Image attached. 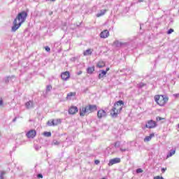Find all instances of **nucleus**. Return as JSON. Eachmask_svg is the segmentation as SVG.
<instances>
[{
  "instance_id": "5701e85b",
  "label": "nucleus",
  "mask_w": 179,
  "mask_h": 179,
  "mask_svg": "<svg viewBox=\"0 0 179 179\" xmlns=\"http://www.w3.org/2000/svg\"><path fill=\"white\" fill-rule=\"evenodd\" d=\"M43 135H44V136H47L48 138H50V136H51V132L45 131L43 134Z\"/></svg>"
},
{
  "instance_id": "4be33fe9",
  "label": "nucleus",
  "mask_w": 179,
  "mask_h": 179,
  "mask_svg": "<svg viewBox=\"0 0 179 179\" xmlns=\"http://www.w3.org/2000/svg\"><path fill=\"white\" fill-rule=\"evenodd\" d=\"M173 155H176V150H171L169 154L167 155L166 159H169V157H171V156H173Z\"/></svg>"
},
{
  "instance_id": "20e7f679",
  "label": "nucleus",
  "mask_w": 179,
  "mask_h": 179,
  "mask_svg": "<svg viewBox=\"0 0 179 179\" xmlns=\"http://www.w3.org/2000/svg\"><path fill=\"white\" fill-rule=\"evenodd\" d=\"M90 112L89 110V106L87 105L80 108V116L85 117V115H89Z\"/></svg>"
},
{
  "instance_id": "f8f14e48",
  "label": "nucleus",
  "mask_w": 179,
  "mask_h": 179,
  "mask_svg": "<svg viewBox=\"0 0 179 179\" xmlns=\"http://www.w3.org/2000/svg\"><path fill=\"white\" fill-rule=\"evenodd\" d=\"M109 36H110V32L107 29L103 30L100 34L101 38H107V37H108Z\"/></svg>"
},
{
  "instance_id": "0eeeda50",
  "label": "nucleus",
  "mask_w": 179,
  "mask_h": 179,
  "mask_svg": "<svg viewBox=\"0 0 179 179\" xmlns=\"http://www.w3.org/2000/svg\"><path fill=\"white\" fill-rule=\"evenodd\" d=\"M157 127V124L154 120H148L147 124L145 126V128H149V129H153V128H156Z\"/></svg>"
},
{
  "instance_id": "6e6552de",
  "label": "nucleus",
  "mask_w": 179,
  "mask_h": 179,
  "mask_svg": "<svg viewBox=\"0 0 179 179\" xmlns=\"http://www.w3.org/2000/svg\"><path fill=\"white\" fill-rule=\"evenodd\" d=\"M70 78H71V73H69V71H64L61 73V78L64 82H66V80H69Z\"/></svg>"
},
{
  "instance_id": "bb28decb",
  "label": "nucleus",
  "mask_w": 179,
  "mask_h": 179,
  "mask_svg": "<svg viewBox=\"0 0 179 179\" xmlns=\"http://www.w3.org/2000/svg\"><path fill=\"white\" fill-rule=\"evenodd\" d=\"M163 120H165V118L164 117H159V116L156 117V120L157 121H162Z\"/></svg>"
},
{
  "instance_id": "c9c22d12",
  "label": "nucleus",
  "mask_w": 179,
  "mask_h": 179,
  "mask_svg": "<svg viewBox=\"0 0 179 179\" xmlns=\"http://www.w3.org/2000/svg\"><path fill=\"white\" fill-rule=\"evenodd\" d=\"M108 71H110V68L108 67V68H106L105 72H106V73H107V72H108Z\"/></svg>"
},
{
  "instance_id": "6ab92c4d",
  "label": "nucleus",
  "mask_w": 179,
  "mask_h": 179,
  "mask_svg": "<svg viewBox=\"0 0 179 179\" xmlns=\"http://www.w3.org/2000/svg\"><path fill=\"white\" fill-rule=\"evenodd\" d=\"M95 71L94 69V66H92L91 67H88L87 69V73H89L90 75H92V73H93V72Z\"/></svg>"
},
{
  "instance_id": "aec40b11",
  "label": "nucleus",
  "mask_w": 179,
  "mask_h": 179,
  "mask_svg": "<svg viewBox=\"0 0 179 179\" xmlns=\"http://www.w3.org/2000/svg\"><path fill=\"white\" fill-rule=\"evenodd\" d=\"M25 106L27 108H31L33 107V101H29L25 103Z\"/></svg>"
},
{
  "instance_id": "b1692460",
  "label": "nucleus",
  "mask_w": 179,
  "mask_h": 179,
  "mask_svg": "<svg viewBox=\"0 0 179 179\" xmlns=\"http://www.w3.org/2000/svg\"><path fill=\"white\" fill-rule=\"evenodd\" d=\"M5 174H6V173H5L3 171H1L0 172V179H3V176H5Z\"/></svg>"
},
{
  "instance_id": "423d86ee",
  "label": "nucleus",
  "mask_w": 179,
  "mask_h": 179,
  "mask_svg": "<svg viewBox=\"0 0 179 179\" xmlns=\"http://www.w3.org/2000/svg\"><path fill=\"white\" fill-rule=\"evenodd\" d=\"M61 122H62V120L61 119H54L52 120H49L48 122V125H49V127H52V125L53 127H57V125H59Z\"/></svg>"
},
{
  "instance_id": "f704fd0d",
  "label": "nucleus",
  "mask_w": 179,
  "mask_h": 179,
  "mask_svg": "<svg viewBox=\"0 0 179 179\" xmlns=\"http://www.w3.org/2000/svg\"><path fill=\"white\" fill-rule=\"evenodd\" d=\"M120 150H121V152H126V151H127V149H125V148H124V149L120 148Z\"/></svg>"
},
{
  "instance_id": "f3484780",
  "label": "nucleus",
  "mask_w": 179,
  "mask_h": 179,
  "mask_svg": "<svg viewBox=\"0 0 179 179\" xmlns=\"http://www.w3.org/2000/svg\"><path fill=\"white\" fill-rule=\"evenodd\" d=\"M107 75V71H105L104 70H101V73L99 74V79H103L104 76Z\"/></svg>"
},
{
  "instance_id": "cd10ccee",
  "label": "nucleus",
  "mask_w": 179,
  "mask_h": 179,
  "mask_svg": "<svg viewBox=\"0 0 179 179\" xmlns=\"http://www.w3.org/2000/svg\"><path fill=\"white\" fill-rule=\"evenodd\" d=\"M137 174H139V173H143V170L142 169H136Z\"/></svg>"
},
{
  "instance_id": "473e14b6",
  "label": "nucleus",
  "mask_w": 179,
  "mask_h": 179,
  "mask_svg": "<svg viewBox=\"0 0 179 179\" xmlns=\"http://www.w3.org/2000/svg\"><path fill=\"white\" fill-rule=\"evenodd\" d=\"M37 177H38V178H43V174L39 173V174H38Z\"/></svg>"
},
{
  "instance_id": "4468645a",
  "label": "nucleus",
  "mask_w": 179,
  "mask_h": 179,
  "mask_svg": "<svg viewBox=\"0 0 179 179\" xmlns=\"http://www.w3.org/2000/svg\"><path fill=\"white\" fill-rule=\"evenodd\" d=\"M92 52H93V49L90 48L83 52V55L85 57H87L89 55H92Z\"/></svg>"
},
{
  "instance_id": "72a5a7b5",
  "label": "nucleus",
  "mask_w": 179,
  "mask_h": 179,
  "mask_svg": "<svg viewBox=\"0 0 179 179\" xmlns=\"http://www.w3.org/2000/svg\"><path fill=\"white\" fill-rule=\"evenodd\" d=\"M166 170H167V168H162V172L165 173Z\"/></svg>"
},
{
  "instance_id": "a211bd4d",
  "label": "nucleus",
  "mask_w": 179,
  "mask_h": 179,
  "mask_svg": "<svg viewBox=\"0 0 179 179\" xmlns=\"http://www.w3.org/2000/svg\"><path fill=\"white\" fill-rule=\"evenodd\" d=\"M76 96V92H70L67 94L66 99L71 100V97H75Z\"/></svg>"
},
{
  "instance_id": "9d476101",
  "label": "nucleus",
  "mask_w": 179,
  "mask_h": 179,
  "mask_svg": "<svg viewBox=\"0 0 179 179\" xmlns=\"http://www.w3.org/2000/svg\"><path fill=\"white\" fill-rule=\"evenodd\" d=\"M78 111L79 109H78V107L75 106H71L69 108V114H70L71 115H74V114H76V113H78Z\"/></svg>"
},
{
  "instance_id": "ddd939ff",
  "label": "nucleus",
  "mask_w": 179,
  "mask_h": 179,
  "mask_svg": "<svg viewBox=\"0 0 179 179\" xmlns=\"http://www.w3.org/2000/svg\"><path fill=\"white\" fill-rule=\"evenodd\" d=\"M87 106H88V110L90 111V114L92 113H94V111H97V105L89 104Z\"/></svg>"
},
{
  "instance_id": "c756f323",
  "label": "nucleus",
  "mask_w": 179,
  "mask_h": 179,
  "mask_svg": "<svg viewBox=\"0 0 179 179\" xmlns=\"http://www.w3.org/2000/svg\"><path fill=\"white\" fill-rule=\"evenodd\" d=\"M45 51H47L48 52H50V51H51V48H50V47H48V46H45Z\"/></svg>"
},
{
  "instance_id": "c85d7f7f",
  "label": "nucleus",
  "mask_w": 179,
  "mask_h": 179,
  "mask_svg": "<svg viewBox=\"0 0 179 179\" xmlns=\"http://www.w3.org/2000/svg\"><path fill=\"white\" fill-rule=\"evenodd\" d=\"M171 33H174V29H170L168 31L167 34H171Z\"/></svg>"
},
{
  "instance_id": "7ed1b4c3",
  "label": "nucleus",
  "mask_w": 179,
  "mask_h": 179,
  "mask_svg": "<svg viewBox=\"0 0 179 179\" xmlns=\"http://www.w3.org/2000/svg\"><path fill=\"white\" fill-rule=\"evenodd\" d=\"M155 103L160 107H164L169 102V96L166 95L157 94L154 96Z\"/></svg>"
},
{
  "instance_id": "a878e982",
  "label": "nucleus",
  "mask_w": 179,
  "mask_h": 179,
  "mask_svg": "<svg viewBox=\"0 0 179 179\" xmlns=\"http://www.w3.org/2000/svg\"><path fill=\"white\" fill-rule=\"evenodd\" d=\"M51 89H52V86H51V85H48L46 87V91L47 92H50Z\"/></svg>"
},
{
  "instance_id": "393cba45",
  "label": "nucleus",
  "mask_w": 179,
  "mask_h": 179,
  "mask_svg": "<svg viewBox=\"0 0 179 179\" xmlns=\"http://www.w3.org/2000/svg\"><path fill=\"white\" fill-rule=\"evenodd\" d=\"M52 145H59V141H57V140H54L52 141Z\"/></svg>"
},
{
  "instance_id": "9b49d317",
  "label": "nucleus",
  "mask_w": 179,
  "mask_h": 179,
  "mask_svg": "<svg viewBox=\"0 0 179 179\" xmlns=\"http://www.w3.org/2000/svg\"><path fill=\"white\" fill-rule=\"evenodd\" d=\"M117 163H121V159L114 158L109 161L108 166H113V164H117Z\"/></svg>"
},
{
  "instance_id": "58836bf2",
  "label": "nucleus",
  "mask_w": 179,
  "mask_h": 179,
  "mask_svg": "<svg viewBox=\"0 0 179 179\" xmlns=\"http://www.w3.org/2000/svg\"><path fill=\"white\" fill-rule=\"evenodd\" d=\"M143 86H145V84H142L140 87H143Z\"/></svg>"
},
{
  "instance_id": "f03ea898",
  "label": "nucleus",
  "mask_w": 179,
  "mask_h": 179,
  "mask_svg": "<svg viewBox=\"0 0 179 179\" xmlns=\"http://www.w3.org/2000/svg\"><path fill=\"white\" fill-rule=\"evenodd\" d=\"M124 107V101L120 100L115 102L113 107L111 109L110 115L111 117H118V114L121 113Z\"/></svg>"
},
{
  "instance_id": "1a4fd4ad",
  "label": "nucleus",
  "mask_w": 179,
  "mask_h": 179,
  "mask_svg": "<svg viewBox=\"0 0 179 179\" xmlns=\"http://www.w3.org/2000/svg\"><path fill=\"white\" fill-rule=\"evenodd\" d=\"M107 116V112L103 109H100L97 112V117L99 120H101V118H104V117Z\"/></svg>"
},
{
  "instance_id": "e433bc0d",
  "label": "nucleus",
  "mask_w": 179,
  "mask_h": 179,
  "mask_svg": "<svg viewBox=\"0 0 179 179\" xmlns=\"http://www.w3.org/2000/svg\"><path fill=\"white\" fill-rule=\"evenodd\" d=\"M3 104V101L2 100H0V106H2Z\"/></svg>"
},
{
  "instance_id": "2f4dec72",
  "label": "nucleus",
  "mask_w": 179,
  "mask_h": 179,
  "mask_svg": "<svg viewBox=\"0 0 179 179\" xmlns=\"http://www.w3.org/2000/svg\"><path fill=\"white\" fill-rule=\"evenodd\" d=\"M94 163H95V164H100V161L99 159H96L94 161Z\"/></svg>"
},
{
  "instance_id": "ea45409f",
  "label": "nucleus",
  "mask_w": 179,
  "mask_h": 179,
  "mask_svg": "<svg viewBox=\"0 0 179 179\" xmlns=\"http://www.w3.org/2000/svg\"><path fill=\"white\" fill-rule=\"evenodd\" d=\"M13 121L15 122V121H16V117H15Z\"/></svg>"
},
{
  "instance_id": "a19ab883",
  "label": "nucleus",
  "mask_w": 179,
  "mask_h": 179,
  "mask_svg": "<svg viewBox=\"0 0 179 179\" xmlns=\"http://www.w3.org/2000/svg\"><path fill=\"white\" fill-rule=\"evenodd\" d=\"M178 128H179V124H178Z\"/></svg>"
},
{
  "instance_id": "39448f33",
  "label": "nucleus",
  "mask_w": 179,
  "mask_h": 179,
  "mask_svg": "<svg viewBox=\"0 0 179 179\" xmlns=\"http://www.w3.org/2000/svg\"><path fill=\"white\" fill-rule=\"evenodd\" d=\"M36 136L37 131H36V129H31L28 131L26 134V136L27 138H28V139H34V138H36Z\"/></svg>"
},
{
  "instance_id": "f257e3e1",
  "label": "nucleus",
  "mask_w": 179,
  "mask_h": 179,
  "mask_svg": "<svg viewBox=\"0 0 179 179\" xmlns=\"http://www.w3.org/2000/svg\"><path fill=\"white\" fill-rule=\"evenodd\" d=\"M27 12L22 11L17 14L15 19L13 21V25L11 28L12 31H16L19 28L26 22L27 19Z\"/></svg>"
},
{
  "instance_id": "dca6fc26",
  "label": "nucleus",
  "mask_w": 179,
  "mask_h": 179,
  "mask_svg": "<svg viewBox=\"0 0 179 179\" xmlns=\"http://www.w3.org/2000/svg\"><path fill=\"white\" fill-rule=\"evenodd\" d=\"M96 66L98 68H104V66H106V62L104 61H99L97 64H96Z\"/></svg>"
},
{
  "instance_id": "2eb2a0df",
  "label": "nucleus",
  "mask_w": 179,
  "mask_h": 179,
  "mask_svg": "<svg viewBox=\"0 0 179 179\" xmlns=\"http://www.w3.org/2000/svg\"><path fill=\"white\" fill-rule=\"evenodd\" d=\"M152 138H155V133H152L151 134H150V136H146L144 138V142H149L152 141Z\"/></svg>"
},
{
  "instance_id": "4c0bfd02",
  "label": "nucleus",
  "mask_w": 179,
  "mask_h": 179,
  "mask_svg": "<svg viewBox=\"0 0 179 179\" xmlns=\"http://www.w3.org/2000/svg\"><path fill=\"white\" fill-rule=\"evenodd\" d=\"M78 75H82V71H80L78 73Z\"/></svg>"
},
{
  "instance_id": "412c9836",
  "label": "nucleus",
  "mask_w": 179,
  "mask_h": 179,
  "mask_svg": "<svg viewBox=\"0 0 179 179\" xmlns=\"http://www.w3.org/2000/svg\"><path fill=\"white\" fill-rule=\"evenodd\" d=\"M106 12H107V10H101L100 13L96 15L97 17L104 16V15H106Z\"/></svg>"
},
{
  "instance_id": "7c9ffc66",
  "label": "nucleus",
  "mask_w": 179,
  "mask_h": 179,
  "mask_svg": "<svg viewBox=\"0 0 179 179\" xmlns=\"http://www.w3.org/2000/svg\"><path fill=\"white\" fill-rule=\"evenodd\" d=\"M115 148H120V142H116L115 143V145H114Z\"/></svg>"
}]
</instances>
